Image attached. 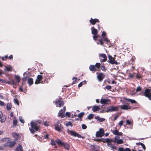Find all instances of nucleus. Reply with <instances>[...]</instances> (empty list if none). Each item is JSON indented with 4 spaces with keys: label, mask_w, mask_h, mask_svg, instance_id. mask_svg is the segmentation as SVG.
<instances>
[{
    "label": "nucleus",
    "mask_w": 151,
    "mask_h": 151,
    "mask_svg": "<svg viewBox=\"0 0 151 151\" xmlns=\"http://www.w3.org/2000/svg\"><path fill=\"white\" fill-rule=\"evenodd\" d=\"M16 151H24L21 145H19L16 149Z\"/></svg>",
    "instance_id": "23"
},
{
    "label": "nucleus",
    "mask_w": 151,
    "mask_h": 151,
    "mask_svg": "<svg viewBox=\"0 0 151 151\" xmlns=\"http://www.w3.org/2000/svg\"><path fill=\"white\" fill-rule=\"evenodd\" d=\"M76 137H77L78 138H83V137H82L81 135L77 134L76 135Z\"/></svg>",
    "instance_id": "59"
},
{
    "label": "nucleus",
    "mask_w": 151,
    "mask_h": 151,
    "mask_svg": "<svg viewBox=\"0 0 151 151\" xmlns=\"http://www.w3.org/2000/svg\"><path fill=\"white\" fill-rule=\"evenodd\" d=\"M115 143H117L118 144H121L123 143L124 142L122 139H120L116 141Z\"/></svg>",
    "instance_id": "28"
},
{
    "label": "nucleus",
    "mask_w": 151,
    "mask_h": 151,
    "mask_svg": "<svg viewBox=\"0 0 151 151\" xmlns=\"http://www.w3.org/2000/svg\"><path fill=\"white\" fill-rule=\"evenodd\" d=\"M62 145L64 147L65 149L67 150H69L70 148V145L67 143L64 142Z\"/></svg>",
    "instance_id": "17"
},
{
    "label": "nucleus",
    "mask_w": 151,
    "mask_h": 151,
    "mask_svg": "<svg viewBox=\"0 0 151 151\" xmlns=\"http://www.w3.org/2000/svg\"><path fill=\"white\" fill-rule=\"evenodd\" d=\"M124 122V121L122 120L119 122L118 123V125L121 127L123 125V124Z\"/></svg>",
    "instance_id": "41"
},
{
    "label": "nucleus",
    "mask_w": 151,
    "mask_h": 151,
    "mask_svg": "<svg viewBox=\"0 0 151 151\" xmlns=\"http://www.w3.org/2000/svg\"><path fill=\"white\" fill-rule=\"evenodd\" d=\"M82 127L83 129H85L87 128V126L85 124H82Z\"/></svg>",
    "instance_id": "43"
},
{
    "label": "nucleus",
    "mask_w": 151,
    "mask_h": 151,
    "mask_svg": "<svg viewBox=\"0 0 151 151\" xmlns=\"http://www.w3.org/2000/svg\"><path fill=\"white\" fill-rule=\"evenodd\" d=\"M31 128H29V130L32 133H34L35 131H39L40 130L39 127L37 125L36 123L33 121H31L30 123Z\"/></svg>",
    "instance_id": "1"
},
{
    "label": "nucleus",
    "mask_w": 151,
    "mask_h": 151,
    "mask_svg": "<svg viewBox=\"0 0 151 151\" xmlns=\"http://www.w3.org/2000/svg\"><path fill=\"white\" fill-rule=\"evenodd\" d=\"M56 104L58 107H61L63 105V101L58 100L55 102Z\"/></svg>",
    "instance_id": "9"
},
{
    "label": "nucleus",
    "mask_w": 151,
    "mask_h": 151,
    "mask_svg": "<svg viewBox=\"0 0 151 151\" xmlns=\"http://www.w3.org/2000/svg\"><path fill=\"white\" fill-rule=\"evenodd\" d=\"M5 69H4L5 71H11L12 70V67L10 65H8V66H5Z\"/></svg>",
    "instance_id": "18"
},
{
    "label": "nucleus",
    "mask_w": 151,
    "mask_h": 151,
    "mask_svg": "<svg viewBox=\"0 0 151 151\" xmlns=\"http://www.w3.org/2000/svg\"><path fill=\"white\" fill-rule=\"evenodd\" d=\"M124 151H131V150L130 149L127 148L125 149H124Z\"/></svg>",
    "instance_id": "61"
},
{
    "label": "nucleus",
    "mask_w": 151,
    "mask_h": 151,
    "mask_svg": "<svg viewBox=\"0 0 151 151\" xmlns=\"http://www.w3.org/2000/svg\"><path fill=\"white\" fill-rule=\"evenodd\" d=\"M84 114V113L83 112H81L78 115V117L79 118H81L83 117Z\"/></svg>",
    "instance_id": "33"
},
{
    "label": "nucleus",
    "mask_w": 151,
    "mask_h": 151,
    "mask_svg": "<svg viewBox=\"0 0 151 151\" xmlns=\"http://www.w3.org/2000/svg\"><path fill=\"white\" fill-rule=\"evenodd\" d=\"M101 70L104 71H105L106 70V69L105 68V67L104 65H101Z\"/></svg>",
    "instance_id": "37"
},
{
    "label": "nucleus",
    "mask_w": 151,
    "mask_h": 151,
    "mask_svg": "<svg viewBox=\"0 0 151 151\" xmlns=\"http://www.w3.org/2000/svg\"><path fill=\"white\" fill-rule=\"evenodd\" d=\"M95 66L96 67L99 68L100 67V64L99 63H96L95 65Z\"/></svg>",
    "instance_id": "40"
},
{
    "label": "nucleus",
    "mask_w": 151,
    "mask_h": 151,
    "mask_svg": "<svg viewBox=\"0 0 151 151\" xmlns=\"http://www.w3.org/2000/svg\"><path fill=\"white\" fill-rule=\"evenodd\" d=\"M103 39L105 41L106 43H108L110 41V40L108 39L107 37H104L103 38Z\"/></svg>",
    "instance_id": "32"
},
{
    "label": "nucleus",
    "mask_w": 151,
    "mask_h": 151,
    "mask_svg": "<svg viewBox=\"0 0 151 151\" xmlns=\"http://www.w3.org/2000/svg\"><path fill=\"white\" fill-rule=\"evenodd\" d=\"M61 111L62 112H64L65 111V106L63 108V109H61Z\"/></svg>",
    "instance_id": "62"
},
{
    "label": "nucleus",
    "mask_w": 151,
    "mask_h": 151,
    "mask_svg": "<svg viewBox=\"0 0 151 151\" xmlns=\"http://www.w3.org/2000/svg\"><path fill=\"white\" fill-rule=\"evenodd\" d=\"M56 142L59 145H63L64 142H62L60 139H57L55 140Z\"/></svg>",
    "instance_id": "24"
},
{
    "label": "nucleus",
    "mask_w": 151,
    "mask_h": 151,
    "mask_svg": "<svg viewBox=\"0 0 151 151\" xmlns=\"http://www.w3.org/2000/svg\"><path fill=\"white\" fill-rule=\"evenodd\" d=\"M131 108V106H129L126 105H124L121 106L120 109L123 110H127L128 109H130Z\"/></svg>",
    "instance_id": "13"
},
{
    "label": "nucleus",
    "mask_w": 151,
    "mask_h": 151,
    "mask_svg": "<svg viewBox=\"0 0 151 151\" xmlns=\"http://www.w3.org/2000/svg\"><path fill=\"white\" fill-rule=\"evenodd\" d=\"M114 144H112L111 142L110 143H108V144H107V146L109 147H111H111Z\"/></svg>",
    "instance_id": "51"
},
{
    "label": "nucleus",
    "mask_w": 151,
    "mask_h": 151,
    "mask_svg": "<svg viewBox=\"0 0 151 151\" xmlns=\"http://www.w3.org/2000/svg\"><path fill=\"white\" fill-rule=\"evenodd\" d=\"M106 35V33L105 32H102L101 35H102V36L103 38L104 37H105V36Z\"/></svg>",
    "instance_id": "58"
},
{
    "label": "nucleus",
    "mask_w": 151,
    "mask_h": 151,
    "mask_svg": "<svg viewBox=\"0 0 151 151\" xmlns=\"http://www.w3.org/2000/svg\"><path fill=\"white\" fill-rule=\"evenodd\" d=\"M95 119L99 121L100 122H102L105 121V119L103 118H100L99 116H97L95 117Z\"/></svg>",
    "instance_id": "20"
},
{
    "label": "nucleus",
    "mask_w": 151,
    "mask_h": 151,
    "mask_svg": "<svg viewBox=\"0 0 151 151\" xmlns=\"http://www.w3.org/2000/svg\"><path fill=\"white\" fill-rule=\"evenodd\" d=\"M11 83H12V85H16V83L13 80H12L11 81Z\"/></svg>",
    "instance_id": "60"
},
{
    "label": "nucleus",
    "mask_w": 151,
    "mask_h": 151,
    "mask_svg": "<svg viewBox=\"0 0 151 151\" xmlns=\"http://www.w3.org/2000/svg\"><path fill=\"white\" fill-rule=\"evenodd\" d=\"M141 145L142 147V148L143 149V150H145V149H146V147H145V145L143 143H142V144Z\"/></svg>",
    "instance_id": "57"
},
{
    "label": "nucleus",
    "mask_w": 151,
    "mask_h": 151,
    "mask_svg": "<svg viewBox=\"0 0 151 151\" xmlns=\"http://www.w3.org/2000/svg\"><path fill=\"white\" fill-rule=\"evenodd\" d=\"M99 109V107L98 106H94L92 108V110L93 111H98Z\"/></svg>",
    "instance_id": "22"
},
{
    "label": "nucleus",
    "mask_w": 151,
    "mask_h": 151,
    "mask_svg": "<svg viewBox=\"0 0 151 151\" xmlns=\"http://www.w3.org/2000/svg\"><path fill=\"white\" fill-rule=\"evenodd\" d=\"M65 115L66 116H68V117H70V114L69 112H66L65 113Z\"/></svg>",
    "instance_id": "56"
},
{
    "label": "nucleus",
    "mask_w": 151,
    "mask_h": 151,
    "mask_svg": "<svg viewBox=\"0 0 151 151\" xmlns=\"http://www.w3.org/2000/svg\"><path fill=\"white\" fill-rule=\"evenodd\" d=\"M99 37L98 35H94L93 37V40H96L98 38V37Z\"/></svg>",
    "instance_id": "52"
},
{
    "label": "nucleus",
    "mask_w": 151,
    "mask_h": 151,
    "mask_svg": "<svg viewBox=\"0 0 151 151\" xmlns=\"http://www.w3.org/2000/svg\"><path fill=\"white\" fill-rule=\"evenodd\" d=\"M82 85H83L82 82H81L78 85V87H81L82 86Z\"/></svg>",
    "instance_id": "64"
},
{
    "label": "nucleus",
    "mask_w": 151,
    "mask_h": 151,
    "mask_svg": "<svg viewBox=\"0 0 151 151\" xmlns=\"http://www.w3.org/2000/svg\"><path fill=\"white\" fill-rule=\"evenodd\" d=\"M67 132L69 134H70L72 136H73L75 137H76V135L77 134V133L75 132H74L73 131L68 130Z\"/></svg>",
    "instance_id": "12"
},
{
    "label": "nucleus",
    "mask_w": 151,
    "mask_h": 151,
    "mask_svg": "<svg viewBox=\"0 0 151 151\" xmlns=\"http://www.w3.org/2000/svg\"><path fill=\"white\" fill-rule=\"evenodd\" d=\"M51 143L52 145H55L56 144L55 142L52 140H51Z\"/></svg>",
    "instance_id": "54"
},
{
    "label": "nucleus",
    "mask_w": 151,
    "mask_h": 151,
    "mask_svg": "<svg viewBox=\"0 0 151 151\" xmlns=\"http://www.w3.org/2000/svg\"><path fill=\"white\" fill-rule=\"evenodd\" d=\"M33 80L32 78H29L28 80V83H29V86L32 85L33 84Z\"/></svg>",
    "instance_id": "26"
},
{
    "label": "nucleus",
    "mask_w": 151,
    "mask_h": 151,
    "mask_svg": "<svg viewBox=\"0 0 151 151\" xmlns=\"http://www.w3.org/2000/svg\"><path fill=\"white\" fill-rule=\"evenodd\" d=\"M15 78L17 80V83H18L20 81V79L19 77L18 76H15Z\"/></svg>",
    "instance_id": "30"
},
{
    "label": "nucleus",
    "mask_w": 151,
    "mask_h": 151,
    "mask_svg": "<svg viewBox=\"0 0 151 151\" xmlns=\"http://www.w3.org/2000/svg\"><path fill=\"white\" fill-rule=\"evenodd\" d=\"M99 19H93L91 18L90 20V23L93 25L95 24L96 22H99Z\"/></svg>",
    "instance_id": "15"
},
{
    "label": "nucleus",
    "mask_w": 151,
    "mask_h": 151,
    "mask_svg": "<svg viewBox=\"0 0 151 151\" xmlns=\"http://www.w3.org/2000/svg\"><path fill=\"white\" fill-rule=\"evenodd\" d=\"M0 105L1 106H5V103L2 101L0 100Z\"/></svg>",
    "instance_id": "47"
},
{
    "label": "nucleus",
    "mask_w": 151,
    "mask_h": 151,
    "mask_svg": "<svg viewBox=\"0 0 151 151\" xmlns=\"http://www.w3.org/2000/svg\"><path fill=\"white\" fill-rule=\"evenodd\" d=\"M99 59L101 62H104L107 60V56L105 54H99Z\"/></svg>",
    "instance_id": "7"
},
{
    "label": "nucleus",
    "mask_w": 151,
    "mask_h": 151,
    "mask_svg": "<svg viewBox=\"0 0 151 151\" xmlns=\"http://www.w3.org/2000/svg\"><path fill=\"white\" fill-rule=\"evenodd\" d=\"M105 75L102 73H100L97 76V78L99 81H101L104 78Z\"/></svg>",
    "instance_id": "11"
},
{
    "label": "nucleus",
    "mask_w": 151,
    "mask_h": 151,
    "mask_svg": "<svg viewBox=\"0 0 151 151\" xmlns=\"http://www.w3.org/2000/svg\"><path fill=\"white\" fill-rule=\"evenodd\" d=\"M126 124L128 125H130L131 124V122L129 120H127L126 121Z\"/></svg>",
    "instance_id": "45"
},
{
    "label": "nucleus",
    "mask_w": 151,
    "mask_h": 151,
    "mask_svg": "<svg viewBox=\"0 0 151 151\" xmlns=\"http://www.w3.org/2000/svg\"><path fill=\"white\" fill-rule=\"evenodd\" d=\"M98 44H100L101 45H103L102 40V39H100L99 40V42H97Z\"/></svg>",
    "instance_id": "38"
},
{
    "label": "nucleus",
    "mask_w": 151,
    "mask_h": 151,
    "mask_svg": "<svg viewBox=\"0 0 151 151\" xmlns=\"http://www.w3.org/2000/svg\"><path fill=\"white\" fill-rule=\"evenodd\" d=\"M12 135L13 137L15 139V140H17L19 138V135L18 133L15 132L12 133Z\"/></svg>",
    "instance_id": "16"
},
{
    "label": "nucleus",
    "mask_w": 151,
    "mask_h": 151,
    "mask_svg": "<svg viewBox=\"0 0 151 151\" xmlns=\"http://www.w3.org/2000/svg\"><path fill=\"white\" fill-rule=\"evenodd\" d=\"M14 102L15 104H16L17 105H19V104L18 100L17 99H14Z\"/></svg>",
    "instance_id": "35"
},
{
    "label": "nucleus",
    "mask_w": 151,
    "mask_h": 151,
    "mask_svg": "<svg viewBox=\"0 0 151 151\" xmlns=\"http://www.w3.org/2000/svg\"><path fill=\"white\" fill-rule=\"evenodd\" d=\"M55 129L59 132H61L63 129V125L59 122H57L55 124Z\"/></svg>",
    "instance_id": "2"
},
{
    "label": "nucleus",
    "mask_w": 151,
    "mask_h": 151,
    "mask_svg": "<svg viewBox=\"0 0 151 151\" xmlns=\"http://www.w3.org/2000/svg\"><path fill=\"white\" fill-rule=\"evenodd\" d=\"M49 134H46L44 135V137L45 139H48V138Z\"/></svg>",
    "instance_id": "42"
},
{
    "label": "nucleus",
    "mask_w": 151,
    "mask_h": 151,
    "mask_svg": "<svg viewBox=\"0 0 151 151\" xmlns=\"http://www.w3.org/2000/svg\"><path fill=\"white\" fill-rule=\"evenodd\" d=\"M19 121L22 123H24V120H23L22 117L21 116H20L19 117Z\"/></svg>",
    "instance_id": "39"
},
{
    "label": "nucleus",
    "mask_w": 151,
    "mask_h": 151,
    "mask_svg": "<svg viewBox=\"0 0 151 151\" xmlns=\"http://www.w3.org/2000/svg\"><path fill=\"white\" fill-rule=\"evenodd\" d=\"M43 78L42 76L41 75H38L37 76V79H36L35 82V84H38L40 83H43V82L42 81L41 82L40 81Z\"/></svg>",
    "instance_id": "8"
},
{
    "label": "nucleus",
    "mask_w": 151,
    "mask_h": 151,
    "mask_svg": "<svg viewBox=\"0 0 151 151\" xmlns=\"http://www.w3.org/2000/svg\"><path fill=\"white\" fill-rule=\"evenodd\" d=\"M104 134V131L102 128H100L99 131L96 132V137H101Z\"/></svg>",
    "instance_id": "3"
},
{
    "label": "nucleus",
    "mask_w": 151,
    "mask_h": 151,
    "mask_svg": "<svg viewBox=\"0 0 151 151\" xmlns=\"http://www.w3.org/2000/svg\"><path fill=\"white\" fill-rule=\"evenodd\" d=\"M93 114H89L88 116V119L89 120L93 118Z\"/></svg>",
    "instance_id": "31"
},
{
    "label": "nucleus",
    "mask_w": 151,
    "mask_h": 151,
    "mask_svg": "<svg viewBox=\"0 0 151 151\" xmlns=\"http://www.w3.org/2000/svg\"><path fill=\"white\" fill-rule=\"evenodd\" d=\"M141 88L140 86H139L137 87V88L136 91L137 92H138L139 91H141Z\"/></svg>",
    "instance_id": "44"
},
{
    "label": "nucleus",
    "mask_w": 151,
    "mask_h": 151,
    "mask_svg": "<svg viewBox=\"0 0 151 151\" xmlns=\"http://www.w3.org/2000/svg\"><path fill=\"white\" fill-rule=\"evenodd\" d=\"M15 142L14 141L8 142L7 143V145L9 147L13 146L15 145Z\"/></svg>",
    "instance_id": "21"
},
{
    "label": "nucleus",
    "mask_w": 151,
    "mask_h": 151,
    "mask_svg": "<svg viewBox=\"0 0 151 151\" xmlns=\"http://www.w3.org/2000/svg\"><path fill=\"white\" fill-rule=\"evenodd\" d=\"M145 96L147 97L149 99L151 100V90L147 89H145L144 92Z\"/></svg>",
    "instance_id": "4"
},
{
    "label": "nucleus",
    "mask_w": 151,
    "mask_h": 151,
    "mask_svg": "<svg viewBox=\"0 0 151 151\" xmlns=\"http://www.w3.org/2000/svg\"><path fill=\"white\" fill-rule=\"evenodd\" d=\"M89 69L91 71H96L97 70V69L96 68L95 65H91L89 66Z\"/></svg>",
    "instance_id": "19"
},
{
    "label": "nucleus",
    "mask_w": 151,
    "mask_h": 151,
    "mask_svg": "<svg viewBox=\"0 0 151 151\" xmlns=\"http://www.w3.org/2000/svg\"><path fill=\"white\" fill-rule=\"evenodd\" d=\"M3 116V114L1 111H0V119L2 118Z\"/></svg>",
    "instance_id": "63"
},
{
    "label": "nucleus",
    "mask_w": 151,
    "mask_h": 151,
    "mask_svg": "<svg viewBox=\"0 0 151 151\" xmlns=\"http://www.w3.org/2000/svg\"><path fill=\"white\" fill-rule=\"evenodd\" d=\"M120 137L119 136H116L114 137V140L113 141L114 142H116V141L118 140V139H119Z\"/></svg>",
    "instance_id": "36"
},
{
    "label": "nucleus",
    "mask_w": 151,
    "mask_h": 151,
    "mask_svg": "<svg viewBox=\"0 0 151 151\" xmlns=\"http://www.w3.org/2000/svg\"><path fill=\"white\" fill-rule=\"evenodd\" d=\"M110 101L108 99H101L100 100V103L102 104H108L110 103Z\"/></svg>",
    "instance_id": "10"
},
{
    "label": "nucleus",
    "mask_w": 151,
    "mask_h": 151,
    "mask_svg": "<svg viewBox=\"0 0 151 151\" xmlns=\"http://www.w3.org/2000/svg\"><path fill=\"white\" fill-rule=\"evenodd\" d=\"M91 29L92 34L94 35H96L98 32L97 30L95 29L94 27H91Z\"/></svg>",
    "instance_id": "14"
},
{
    "label": "nucleus",
    "mask_w": 151,
    "mask_h": 151,
    "mask_svg": "<svg viewBox=\"0 0 151 151\" xmlns=\"http://www.w3.org/2000/svg\"><path fill=\"white\" fill-rule=\"evenodd\" d=\"M65 125L67 126H70L71 127H72L73 124L71 122H68L66 123Z\"/></svg>",
    "instance_id": "34"
},
{
    "label": "nucleus",
    "mask_w": 151,
    "mask_h": 151,
    "mask_svg": "<svg viewBox=\"0 0 151 151\" xmlns=\"http://www.w3.org/2000/svg\"><path fill=\"white\" fill-rule=\"evenodd\" d=\"M118 151H124V148L123 147H119Z\"/></svg>",
    "instance_id": "55"
},
{
    "label": "nucleus",
    "mask_w": 151,
    "mask_h": 151,
    "mask_svg": "<svg viewBox=\"0 0 151 151\" xmlns=\"http://www.w3.org/2000/svg\"><path fill=\"white\" fill-rule=\"evenodd\" d=\"M108 58L109 59L107 61L108 63H109L112 64H118V63L115 60L114 58L111 55H108Z\"/></svg>",
    "instance_id": "5"
},
{
    "label": "nucleus",
    "mask_w": 151,
    "mask_h": 151,
    "mask_svg": "<svg viewBox=\"0 0 151 151\" xmlns=\"http://www.w3.org/2000/svg\"><path fill=\"white\" fill-rule=\"evenodd\" d=\"M111 149L112 150H116V147L114 145H113L111 147Z\"/></svg>",
    "instance_id": "53"
},
{
    "label": "nucleus",
    "mask_w": 151,
    "mask_h": 151,
    "mask_svg": "<svg viewBox=\"0 0 151 151\" xmlns=\"http://www.w3.org/2000/svg\"><path fill=\"white\" fill-rule=\"evenodd\" d=\"M118 131L117 130H116L114 131H113V133L114 134L117 135L118 132Z\"/></svg>",
    "instance_id": "50"
},
{
    "label": "nucleus",
    "mask_w": 151,
    "mask_h": 151,
    "mask_svg": "<svg viewBox=\"0 0 151 151\" xmlns=\"http://www.w3.org/2000/svg\"><path fill=\"white\" fill-rule=\"evenodd\" d=\"M126 99L128 101H129V102H131L132 104H134V103H136V101L134 100L129 99Z\"/></svg>",
    "instance_id": "29"
},
{
    "label": "nucleus",
    "mask_w": 151,
    "mask_h": 151,
    "mask_svg": "<svg viewBox=\"0 0 151 151\" xmlns=\"http://www.w3.org/2000/svg\"><path fill=\"white\" fill-rule=\"evenodd\" d=\"M12 104L11 103H8L6 105V109L8 110H10L12 108Z\"/></svg>",
    "instance_id": "25"
},
{
    "label": "nucleus",
    "mask_w": 151,
    "mask_h": 151,
    "mask_svg": "<svg viewBox=\"0 0 151 151\" xmlns=\"http://www.w3.org/2000/svg\"><path fill=\"white\" fill-rule=\"evenodd\" d=\"M105 88L108 90H110L111 88V87L109 86L108 85L105 87Z\"/></svg>",
    "instance_id": "46"
},
{
    "label": "nucleus",
    "mask_w": 151,
    "mask_h": 151,
    "mask_svg": "<svg viewBox=\"0 0 151 151\" xmlns=\"http://www.w3.org/2000/svg\"><path fill=\"white\" fill-rule=\"evenodd\" d=\"M118 131L117 130H116L114 131H113V133L114 134L117 135L118 132Z\"/></svg>",
    "instance_id": "49"
},
{
    "label": "nucleus",
    "mask_w": 151,
    "mask_h": 151,
    "mask_svg": "<svg viewBox=\"0 0 151 151\" xmlns=\"http://www.w3.org/2000/svg\"><path fill=\"white\" fill-rule=\"evenodd\" d=\"M13 124L15 125H16L17 124V121L16 119H14L13 120Z\"/></svg>",
    "instance_id": "48"
},
{
    "label": "nucleus",
    "mask_w": 151,
    "mask_h": 151,
    "mask_svg": "<svg viewBox=\"0 0 151 151\" xmlns=\"http://www.w3.org/2000/svg\"><path fill=\"white\" fill-rule=\"evenodd\" d=\"M112 140L111 139H109L108 138H106L105 139V141H103V142H106L107 143V144L110 143L112 142H113Z\"/></svg>",
    "instance_id": "27"
},
{
    "label": "nucleus",
    "mask_w": 151,
    "mask_h": 151,
    "mask_svg": "<svg viewBox=\"0 0 151 151\" xmlns=\"http://www.w3.org/2000/svg\"><path fill=\"white\" fill-rule=\"evenodd\" d=\"M118 108L117 107L111 106L107 107L106 110V112H112L118 111Z\"/></svg>",
    "instance_id": "6"
}]
</instances>
